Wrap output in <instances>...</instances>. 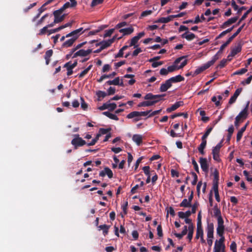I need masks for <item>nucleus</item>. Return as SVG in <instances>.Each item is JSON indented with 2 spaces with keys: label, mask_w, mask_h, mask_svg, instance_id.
Wrapping results in <instances>:
<instances>
[{
  "label": "nucleus",
  "mask_w": 252,
  "mask_h": 252,
  "mask_svg": "<svg viewBox=\"0 0 252 252\" xmlns=\"http://www.w3.org/2000/svg\"><path fill=\"white\" fill-rule=\"evenodd\" d=\"M214 216L217 218V221H219L220 219L223 220V219L221 215L220 210L218 208L217 204H216L213 208Z\"/></svg>",
  "instance_id": "14"
},
{
  "label": "nucleus",
  "mask_w": 252,
  "mask_h": 252,
  "mask_svg": "<svg viewBox=\"0 0 252 252\" xmlns=\"http://www.w3.org/2000/svg\"><path fill=\"white\" fill-rule=\"evenodd\" d=\"M99 45H100L103 50L110 46V43H109L107 41H103L96 44V46Z\"/></svg>",
  "instance_id": "42"
},
{
  "label": "nucleus",
  "mask_w": 252,
  "mask_h": 252,
  "mask_svg": "<svg viewBox=\"0 0 252 252\" xmlns=\"http://www.w3.org/2000/svg\"><path fill=\"white\" fill-rule=\"evenodd\" d=\"M223 223V220H221L220 219L219 221H217V233L219 236H222L224 234L225 227Z\"/></svg>",
  "instance_id": "5"
},
{
  "label": "nucleus",
  "mask_w": 252,
  "mask_h": 252,
  "mask_svg": "<svg viewBox=\"0 0 252 252\" xmlns=\"http://www.w3.org/2000/svg\"><path fill=\"white\" fill-rule=\"evenodd\" d=\"M185 80V78L181 76V75H178L176 76L172 77L169 78V80L172 83H175L177 82H180L183 81Z\"/></svg>",
  "instance_id": "25"
},
{
  "label": "nucleus",
  "mask_w": 252,
  "mask_h": 252,
  "mask_svg": "<svg viewBox=\"0 0 252 252\" xmlns=\"http://www.w3.org/2000/svg\"><path fill=\"white\" fill-rule=\"evenodd\" d=\"M245 26V24H244L243 25H242L240 27H239L237 31L232 35H231L227 40V41L230 43L232 40L237 36V35L241 32L243 28H244Z\"/></svg>",
  "instance_id": "32"
},
{
  "label": "nucleus",
  "mask_w": 252,
  "mask_h": 252,
  "mask_svg": "<svg viewBox=\"0 0 252 252\" xmlns=\"http://www.w3.org/2000/svg\"><path fill=\"white\" fill-rule=\"evenodd\" d=\"M225 248V246H222L218 244V243H215L214 252H224Z\"/></svg>",
  "instance_id": "27"
},
{
  "label": "nucleus",
  "mask_w": 252,
  "mask_h": 252,
  "mask_svg": "<svg viewBox=\"0 0 252 252\" xmlns=\"http://www.w3.org/2000/svg\"><path fill=\"white\" fill-rule=\"evenodd\" d=\"M110 225H107L106 224H103L100 225L99 226H98V227L99 228V230H103V234L104 235H106L108 233V230L110 228Z\"/></svg>",
  "instance_id": "35"
},
{
  "label": "nucleus",
  "mask_w": 252,
  "mask_h": 252,
  "mask_svg": "<svg viewBox=\"0 0 252 252\" xmlns=\"http://www.w3.org/2000/svg\"><path fill=\"white\" fill-rule=\"evenodd\" d=\"M192 214L191 211L188 210L186 212H179L178 215L180 219H184L185 218H189Z\"/></svg>",
  "instance_id": "30"
},
{
  "label": "nucleus",
  "mask_w": 252,
  "mask_h": 252,
  "mask_svg": "<svg viewBox=\"0 0 252 252\" xmlns=\"http://www.w3.org/2000/svg\"><path fill=\"white\" fill-rule=\"evenodd\" d=\"M213 128V126L207 127V128L206 129V131H205V133L204 134V135L202 136V137L201 138L202 141H207L206 138H207V137L208 136L209 134L212 131Z\"/></svg>",
  "instance_id": "39"
},
{
  "label": "nucleus",
  "mask_w": 252,
  "mask_h": 252,
  "mask_svg": "<svg viewBox=\"0 0 252 252\" xmlns=\"http://www.w3.org/2000/svg\"><path fill=\"white\" fill-rule=\"evenodd\" d=\"M188 32H189L188 31L183 33L182 35V37L185 38L189 41L192 40V39L195 38V35L194 33H189V34H187Z\"/></svg>",
  "instance_id": "31"
},
{
  "label": "nucleus",
  "mask_w": 252,
  "mask_h": 252,
  "mask_svg": "<svg viewBox=\"0 0 252 252\" xmlns=\"http://www.w3.org/2000/svg\"><path fill=\"white\" fill-rule=\"evenodd\" d=\"M48 14H46L44 15H43L35 24V26L36 27H38L40 25H41L43 22L44 21V19L48 17Z\"/></svg>",
  "instance_id": "47"
},
{
  "label": "nucleus",
  "mask_w": 252,
  "mask_h": 252,
  "mask_svg": "<svg viewBox=\"0 0 252 252\" xmlns=\"http://www.w3.org/2000/svg\"><path fill=\"white\" fill-rule=\"evenodd\" d=\"M74 138L71 140V144L73 146L74 149L82 147L87 144L86 142L80 137L79 134L73 135Z\"/></svg>",
  "instance_id": "3"
},
{
  "label": "nucleus",
  "mask_w": 252,
  "mask_h": 252,
  "mask_svg": "<svg viewBox=\"0 0 252 252\" xmlns=\"http://www.w3.org/2000/svg\"><path fill=\"white\" fill-rule=\"evenodd\" d=\"M127 22L124 21V22L119 23L117 25H116L115 27V29H121V28L125 27L126 26H127Z\"/></svg>",
  "instance_id": "59"
},
{
  "label": "nucleus",
  "mask_w": 252,
  "mask_h": 252,
  "mask_svg": "<svg viewBox=\"0 0 252 252\" xmlns=\"http://www.w3.org/2000/svg\"><path fill=\"white\" fill-rule=\"evenodd\" d=\"M201 211L199 212L197 215V227H202Z\"/></svg>",
  "instance_id": "54"
},
{
  "label": "nucleus",
  "mask_w": 252,
  "mask_h": 252,
  "mask_svg": "<svg viewBox=\"0 0 252 252\" xmlns=\"http://www.w3.org/2000/svg\"><path fill=\"white\" fill-rule=\"evenodd\" d=\"M247 69L246 68H241L240 70H237L235 71L233 74L234 75H242L245 73L247 71Z\"/></svg>",
  "instance_id": "51"
},
{
  "label": "nucleus",
  "mask_w": 252,
  "mask_h": 252,
  "mask_svg": "<svg viewBox=\"0 0 252 252\" xmlns=\"http://www.w3.org/2000/svg\"><path fill=\"white\" fill-rule=\"evenodd\" d=\"M116 89L114 87H110L107 90V95H113L115 93Z\"/></svg>",
  "instance_id": "61"
},
{
  "label": "nucleus",
  "mask_w": 252,
  "mask_h": 252,
  "mask_svg": "<svg viewBox=\"0 0 252 252\" xmlns=\"http://www.w3.org/2000/svg\"><path fill=\"white\" fill-rule=\"evenodd\" d=\"M214 224L208 223L206 228L207 238H214Z\"/></svg>",
  "instance_id": "9"
},
{
  "label": "nucleus",
  "mask_w": 252,
  "mask_h": 252,
  "mask_svg": "<svg viewBox=\"0 0 252 252\" xmlns=\"http://www.w3.org/2000/svg\"><path fill=\"white\" fill-rule=\"evenodd\" d=\"M220 238L219 239V240H216L215 241V243H218V244L222 245V246H225L224 244V241L225 240V238L223 235L222 236H220Z\"/></svg>",
  "instance_id": "63"
},
{
  "label": "nucleus",
  "mask_w": 252,
  "mask_h": 252,
  "mask_svg": "<svg viewBox=\"0 0 252 252\" xmlns=\"http://www.w3.org/2000/svg\"><path fill=\"white\" fill-rule=\"evenodd\" d=\"M184 102L182 101H177L174 104H173L170 107L167 108L166 109V111L168 113L171 112L172 111H173L175 110H176L177 108H178L179 107L183 105Z\"/></svg>",
  "instance_id": "15"
},
{
  "label": "nucleus",
  "mask_w": 252,
  "mask_h": 252,
  "mask_svg": "<svg viewBox=\"0 0 252 252\" xmlns=\"http://www.w3.org/2000/svg\"><path fill=\"white\" fill-rule=\"evenodd\" d=\"M111 130V128H100L99 130V133L101 134V135H104L107 134L108 132H109Z\"/></svg>",
  "instance_id": "53"
},
{
  "label": "nucleus",
  "mask_w": 252,
  "mask_h": 252,
  "mask_svg": "<svg viewBox=\"0 0 252 252\" xmlns=\"http://www.w3.org/2000/svg\"><path fill=\"white\" fill-rule=\"evenodd\" d=\"M165 94H153L152 93H148L146 94L144 98L145 100H152L153 101H156V103L160 100H164L163 97L165 96Z\"/></svg>",
  "instance_id": "4"
},
{
  "label": "nucleus",
  "mask_w": 252,
  "mask_h": 252,
  "mask_svg": "<svg viewBox=\"0 0 252 252\" xmlns=\"http://www.w3.org/2000/svg\"><path fill=\"white\" fill-rule=\"evenodd\" d=\"M120 78L117 77L113 80H109L105 83V84L108 85H118L119 84Z\"/></svg>",
  "instance_id": "40"
},
{
  "label": "nucleus",
  "mask_w": 252,
  "mask_h": 252,
  "mask_svg": "<svg viewBox=\"0 0 252 252\" xmlns=\"http://www.w3.org/2000/svg\"><path fill=\"white\" fill-rule=\"evenodd\" d=\"M206 144L207 141H202L201 144L198 147V151L201 155H203L205 154L204 149L205 148Z\"/></svg>",
  "instance_id": "33"
},
{
  "label": "nucleus",
  "mask_w": 252,
  "mask_h": 252,
  "mask_svg": "<svg viewBox=\"0 0 252 252\" xmlns=\"http://www.w3.org/2000/svg\"><path fill=\"white\" fill-rule=\"evenodd\" d=\"M204 232L202 227H197L196 233L195 238L196 239H199L201 237L203 236Z\"/></svg>",
  "instance_id": "38"
},
{
  "label": "nucleus",
  "mask_w": 252,
  "mask_h": 252,
  "mask_svg": "<svg viewBox=\"0 0 252 252\" xmlns=\"http://www.w3.org/2000/svg\"><path fill=\"white\" fill-rule=\"evenodd\" d=\"M53 54V51L52 49L47 50L45 52V54L44 56V59L46 61V64H49L50 62V58L52 57Z\"/></svg>",
  "instance_id": "26"
},
{
  "label": "nucleus",
  "mask_w": 252,
  "mask_h": 252,
  "mask_svg": "<svg viewBox=\"0 0 252 252\" xmlns=\"http://www.w3.org/2000/svg\"><path fill=\"white\" fill-rule=\"evenodd\" d=\"M186 57V56H182L176 59L174 62V64L171 66H169L167 67L168 72H172L176 70L183 68L187 64V60H184L180 65L178 66L177 64Z\"/></svg>",
  "instance_id": "2"
},
{
  "label": "nucleus",
  "mask_w": 252,
  "mask_h": 252,
  "mask_svg": "<svg viewBox=\"0 0 252 252\" xmlns=\"http://www.w3.org/2000/svg\"><path fill=\"white\" fill-rule=\"evenodd\" d=\"M111 68V66L108 64H105L104 65L102 69V72H106L108 71Z\"/></svg>",
  "instance_id": "64"
},
{
  "label": "nucleus",
  "mask_w": 252,
  "mask_h": 252,
  "mask_svg": "<svg viewBox=\"0 0 252 252\" xmlns=\"http://www.w3.org/2000/svg\"><path fill=\"white\" fill-rule=\"evenodd\" d=\"M103 0H93L91 5L92 7H94L98 4L102 3Z\"/></svg>",
  "instance_id": "58"
},
{
  "label": "nucleus",
  "mask_w": 252,
  "mask_h": 252,
  "mask_svg": "<svg viewBox=\"0 0 252 252\" xmlns=\"http://www.w3.org/2000/svg\"><path fill=\"white\" fill-rule=\"evenodd\" d=\"M132 139L138 146H140L142 143L143 136L141 135L135 134L133 135Z\"/></svg>",
  "instance_id": "19"
},
{
  "label": "nucleus",
  "mask_w": 252,
  "mask_h": 252,
  "mask_svg": "<svg viewBox=\"0 0 252 252\" xmlns=\"http://www.w3.org/2000/svg\"><path fill=\"white\" fill-rule=\"evenodd\" d=\"M92 52V50L90 49H89L87 50L81 49V50L77 51L73 54V58H75L78 56L86 57V56H88V55H89Z\"/></svg>",
  "instance_id": "7"
},
{
  "label": "nucleus",
  "mask_w": 252,
  "mask_h": 252,
  "mask_svg": "<svg viewBox=\"0 0 252 252\" xmlns=\"http://www.w3.org/2000/svg\"><path fill=\"white\" fill-rule=\"evenodd\" d=\"M230 43L227 40L220 46L219 50L218 52V54H221L223 49L229 44Z\"/></svg>",
  "instance_id": "48"
},
{
  "label": "nucleus",
  "mask_w": 252,
  "mask_h": 252,
  "mask_svg": "<svg viewBox=\"0 0 252 252\" xmlns=\"http://www.w3.org/2000/svg\"><path fill=\"white\" fill-rule=\"evenodd\" d=\"M102 114L107 116V117H108L109 118H110L111 119L116 120V121H118L119 120L118 117L116 115L111 113L108 111L103 112L102 113Z\"/></svg>",
  "instance_id": "37"
},
{
  "label": "nucleus",
  "mask_w": 252,
  "mask_h": 252,
  "mask_svg": "<svg viewBox=\"0 0 252 252\" xmlns=\"http://www.w3.org/2000/svg\"><path fill=\"white\" fill-rule=\"evenodd\" d=\"M242 50V45L240 43H239L237 46L231 49V52L229 55V56L234 57L237 54L240 52Z\"/></svg>",
  "instance_id": "16"
},
{
  "label": "nucleus",
  "mask_w": 252,
  "mask_h": 252,
  "mask_svg": "<svg viewBox=\"0 0 252 252\" xmlns=\"http://www.w3.org/2000/svg\"><path fill=\"white\" fill-rule=\"evenodd\" d=\"M179 205L181 207H190L191 206V204L187 199L185 198L183 200Z\"/></svg>",
  "instance_id": "41"
},
{
  "label": "nucleus",
  "mask_w": 252,
  "mask_h": 252,
  "mask_svg": "<svg viewBox=\"0 0 252 252\" xmlns=\"http://www.w3.org/2000/svg\"><path fill=\"white\" fill-rule=\"evenodd\" d=\"M183 116L185 118H187L188 117V114L187 113H176L174 115H171V118L172 119H174L176 117H180V116Z\"/></svg>",
  "instance_id": "46"
},
{
  "label": "nucleus",
  "mask_w": 252,
  "mask_h": 252,
  "mask_svg": "<svg viewBox=\"0 0 252 252\" xmlns=\"http://www.w3.org/2000/svg\"><path fill=\"white\" fill-rule=\"evenodd\" d=\"M139 112L138 111H133L129 113L127 116L126 118L128 119L134 118L135 117H139Z\"/></svg>",
  "instance_id": "44"
},
{
  "label": "nucleus",
  "mask_w": 252,
  "mask_h": 252,
  "mask_svg": "<svg viewBox=\"0 0 252 252\" xmlns=\"http://www.w3.org/2000/svg\"><path fill=\"white\" fill-rule=\"evenodd\" d=\"M222 141L221 140L219 143H218L212 150V154H220V149L222 146Z\"/></svg>",
  "instance_id": "34"
},
{
  "label": "nucleus",
  "mask_w": 252,
  "mask_h": 252,
  "mask_svg": "<svg viewBox=\"0 0 252 252\" xmlns=\"http://www.w3.org/2000/svg\"><path fill=\"white\" fill-rule=\"evenodd\" d=\"M77 39V37L76 36L74 37H72L71 38L67 40L63 44L62 47L66 48L71 47Z\"/></svg>",
  "instance_id": "21"
},
{
  "label": "nucleus",
  "mask_w": 252,
  "mask_h": 252,
  "mask_svg": "<svg viewBox=\"0 0 252 252\" xmlns=\"http://www.w3.org/2000/svg\"><path fill=\"white\" fill-rule=\"evenodd\" d=\"M188 232V227L187 225L184 226V229L181 233H175L174 235L177 237L179 239H181L184 236L187 234Z\"/></svg>",
  "instance_id": "28"
},
{
  "label": "nucleus",
  "mask_w": 252,
  "mask_h": 252,
  "mask_svg": "<svg viewBox=\"0 0 252 252\" xmlns=\"http://www.w3.org/2000/svg\"><path fill=\"white\" fill-rule=\"evenodd\" d=\"M96 95L98 97V100L100 101V98H104L107 95V93L102 91H98L96 92Z\"/></svg>",
  "instance_id": "43"
},
{
  "label": "nucleus",
  "mask_w": 252,
  "mask_h": 252,
  "mask_svg": "<svg viewBox=\"0 0 252 252\" xmlns=\"http://www.w3.org/2000/svg\"><path fill=\"white\" fill-rule=\"evenodd\" d=\"M199 162L202 171L205 173H208L209 171V164L207 159L202 157L200 158Z\"/></svg>",
  "instance_id": "6"
},
{
  "label": "nucleus",
  "mask_w": 252,
  "mask_h": 252,
  "mask_svg": "<svg viewBox=\"0 0 252 252\" xmlns=\"http://www.w3.org/2000/svg\"><path fill=\"white\" fill-rule=\"evenodd\" d=\"M243 174L244 176L246 177L247 180L249 182H252V177L251 175H250L249 173L247 170H244L243 171Z\"/></svg>",
  "instance_id": "55"
},
{
  "label": "nucleus",
  "mask_w": 252,
  "mask_h": 252,
  "mask_svg": "<svg viewBox=\"0 0 252 252\" xmlns=\"http://www.w3.org/2000/svg\"><path fill=\"white\" fill-rule=\"evenodd\" d=\"M115 30V29L114 28V29H110L109 30L105 31V33L104 34V37L105 38L107 37L110 36L111 35V34L114 32Z\"/></svg>",
  "instance_id": "49"
},
{
  "label": "nucleus",
  "mask_w": 252,
  "mask_h": 252,
  "mask_svg": "<svg viewBox=\"0 0 252 252\" xmlns=\"http://www.w3.org/2000/svg\"><path fill=\"white\" fill-rule=\"evenodd\" d=\"M188 231H189V232L187 236V239L189 240V242H191L194 232L193 224L189 225V227H188Z\"/></svg>",
  "instance_id": "23"
},
{
  "label": "nucleus",
  "mask_w": 252,
  "mask_h": 252,
  "mask_svg": "<svg viewBox=\"0 0 252 252\" xmlns=\"http://www.w3.org/2000/svg\"><path fill=\"white\" fill-rule=\"evenodd\" d=\"M172 15L167 17H161L155 22V23H167L173 19Z\"/></svg>",
  "instance_id": "24"
},
{
  "label": "nucleus",
  "mask_w": 252,
  "mask_h": 252,
  "mask_svg": "<svg viewBox=\"0 0 252 252\" xmlns=\"http://www.w3.org/2000/svg\"><path fill=\"white\" fill-rule=\"evenodd\" d=\"M157 232H158V235L159 237H162L163 233H162V227L160 224L158 225L157 227Z\"/></svg>",
  "instance_id": "62"
},
{
  "label": "nucleus",
  "mask_w": 252,
  "mask_h": 252,
  "mask_svg": "<svg viewBox=\"0 0 252 252\" xmlns=\"http://www.w3.org/2000/svg\"><path fill=\"white\" fill-rule=\"evenodd\" d=\"M83 30V28H80L78 29L74 30L71 32L67 34L65 36V37H69L72 36V37H74L76 36L78 38L79 36L81 34L80 33Z\"/></svg>",
  "instance_id": "18"
},
{
  "label": "nucleus",
  "mask_w": 252,
  "mask_h": 252,
  "mask_svg": "<svg viewBox=\"0 0 252 252\" xmlns=\"http://www.w3.org/2000/svg\"><path fill=\"white\" fill-rule=\"evenodd\" d=\"M249 103L250 102L248 101L245 108L242 111H241L239 113V114L236 116V118H237V120L238 119L240 120L241 119L244 120L247 117Z\"/></svg>",
  "instance_id": "8"
},
{
  "label": "nucleus",
  "mask_w": 252,
  "mask_h": 252,
  "mask_svg": "<svg viewBox=\"0 0 252 252\" xmlns=\"http://www.w3.org/2000/svg\"><path fill=\"white\" fill-rule=\"evenodd\" d=\"M150 166H144L142 168V170H143L145 174L147 176V177H149V176H150Z\"/></svg>",
  "instance_id": "56"
},
{
  "label": "nucleus",
  "mask_w": 252,
  "mask_h": 252,
  "mask_svg": "<svg viewBox=\"0 0 252 252\" xmlns=\"http://www.w3.org/2000/svg\"><path fill=\"white\" fill-rule=\"evenodd\" d=\"M145 35V32H142L138 33L137 35L132 37L130 41V43L129 45V47L135 46L136 43H137L138 40Z\"/></svg>",
  "instance_id": "11"
},
{
  "label": "nucleus",
  "mask_w": 252,
  "mask_h": 252,
  "mask_svg": "<svg viewBox=\"0 0 252 252\" xmlns=\"http://www.w3.org/2000/svg\"><path fill=\"white\" fill-rule=\"evenodd\" d=\"M226 63L227 60L223 59L220 62V63L219 64L217 67H219L220 68H222L226 65Z\"/></svg>",
  "instance_id": "57"
},
{
  "label": "nucleus",
  "mask_w": 252,
  "mask_h": 252,
  "mask_svg": "<svg viewBox=\"0 0 252 252\" xmlns=\"http://www.w3.org/2000/svg\"><path fill=\"white\" fill-rule=\"evenodd\" d=\"M83 30V28H80L78 29L74 30L71 32L67 34L65 36V37H69L72 36V37H74L76 36L78 38L79 36L81 34L80 33Z\"/></svg>",
  "instance_id": "17"
},
{
  "label": "nucleus",
  "mask_w": 252,
  "mask_h": 252,
  "mask_svg": "<svg viewBox=\"0 0 252 252\" xmlns=\"http://www.w3.org/2000/svg\"><path fill=\"white\" fill-rule=\"evenodd\" d=\"M48 28L46 26H45L40 30L39 32L38 33V34L39 35H42L45 34L46 32L49 33V30H48Z\"/></svg>",
  "instance_id": "50"
},
{
  "label": "nucleus",
  "mask_w": 252,
  "mask_h": 252,
  "mask_svg": "<svg viewBox=\"0 0 252 252\" xmlns=\"http://www.w3.org/2000/svg\"><path fill=\"white\" fill-rule=\"evenodd\" d=\"M71 62H68L65 63L63 65L64 67H66L67 70V75L70 76L73 73L72 69H73L71 66H70Z\"/></svg>",
  "instance_id": "36"
},
{
  "label": "nucleus",
  "mask_w": 252,
  "mask_h": 252,
  "mask_svg": "<svg viewBox=\"0 0 252 252\" xmlns=\"http://www.w3.org/2000/svg\"><path fill=\"white\" fill-rule=\"evenodd\" d=\"M214 179H213V189L214 191L215 196L216 200L219 202H220V198L219 193V172L217 169H215L213 173Z\"/></svg>",
  "instance_id": "1"
},
{
  "label": "nucleus",
  "mask_w": 252,
  "mask_h": 252,
  "mask_svg": "<svg viewBox=\"0 0 252 252\" xmlns=\"http://www.w3.org/2000/svg\"><path fill=\"white\" fill-rule=\"evenodd\" d=\"M191 175H192V176L193 177V180L192 181L191 184L192 185H195L196 184V183L197 182V180H198L197 176L196 174L194 172H191Z\"/></svg>",
  "instance_id": "60"
},
{
  "label": "nucleus",
  "mask_w": 252,
  "mask_h": 252,
  "mask_svg": "<svg viewBox=\"0 0 252 252\" xmlns=\"http://www.w3.org/2000/svg\"><path fill=\"white\" fill-rule=\"evenodd\" d=\"M107 26H102L101 27H98V29L94 31H90L89 33V35H94L100 32L101 30H102L104 28H106Z\"/></svg>",
  "instance_id": "45"
},
{
  "label": "nucleus",
  "mask_w": 252,
  "mask_h": 252,
  "mask_svg": "<svg viewBox=\"0 0 252 252\" xmlns=\"http://www.w3.org/2000/svg\"><path fill=\"white\" fill-rule=\"evenodd\" d=\"M105 175H107L109 178L111 179L113 177V172L109 167H105L104 170L101 171L99 174V175L101 177H104Z\"/></svg>",
  "instance_id": "12"
},
{
  "label": "nucleus",
  "mask_w": 252,
  "mask_h": 252,
  "mask_svg": "<svg viewBox=\"0 0 252 252\" xmlns=\"http://www.w3.org/2000/svg\"><path fill=\"white\" fill-rule=\"evenodd\" d=\"M133 31L134 29L132 27L121 29L120 30H119V32L121 33H123V36L130 34L133 32Z\"/></svg>",
  "instance_id": "22"
},
{
  "label": "nucleus",
  "mask_w": 252,
  "mask_h": 252,
  "mask_svg": "<svg viewBox=\"0 0 252 252\" xmlns=\"http://www.w3.org/2000/svg\"><path fill=\"white\" fill-rule=\"evenodd\" d=\"M53 15L55 17V23H60L62 22L65 17V14L62 15V14L60 13L56 14L55 11L53 12Z\"/></svg>",
  "instance_id": "20"
},
{
  "label": "nucleus",
  "mask_w": 252,
  "mask_h": 252,
  "mask_svg": "<svg viewBox=\"0 0 252 252\" xmlns=\"http://www.w3.org/2000/svg\"><path fill=\"white\" fill-rule=\"evenodd\" d=\"M191 161H192V164L193 165L194 170H195L196 172H197L198 173H199V170L198 165L197 164V163L195 161V159L194 158H192L191 159Z\"/></svg>",
  "instance_id": "52"
},
{
  "label": "nucleus",
  "mask_w": 252,
  "mask_h": 252,
  "mask_svg": "<svg viewBox=\"0 0 252 252\" xmlns=\"http://www.w3.org/2000/svg\"><path fill=\"white\" fill-rule=\"evenodd\" d=\"M238 19V17L237 16L229 19L220 26V28L222 29H225L231 24L235 23L237 21Z\"/></svg>",
  "instance_id": "13"
},
{
  "label": "nucleus",
  "mask_w": 252,
  "mask_h": 252,
  "mask_svg": "<svg viewBox=\"0 0 252 252\" xmlns=\"http://www.w3.org/2000/svg\"><path fill=\"white\" fill-rule=\"evenodd\" d=\"M171 86L172 83L169 80V79H167L165 81L164 83H163L161 84L160 87L159 88V91L160 92H165Z\"/></svg>",
  "instance_id": "10"
},
{
  "label": "nucleus",
  "mask_w": 252,
  "mask_h": 252,
  "mask_svg": "<svg viewBox=\"0 0 252 252\" xmlns=\"http://www.w3.org/2000/svg\"><path fill=\"white\" fill-rule=\"evenodd\" d=\"M117 74L116 72H113L112 73L106 75L104 74L102 75L99 79H97V82L99 83H101L104 79L106 78H112Z\"/></svg>",
  "instance_id": "29"
}]
</instances>
